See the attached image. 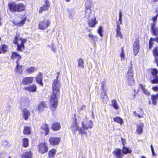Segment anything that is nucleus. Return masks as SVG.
Segmentation results:
<instances>
[{
    "label": "nucleus",
    "instance_id": "nucleus-1",
    "mask_svg": "<svg viewBox=\"0 0 158 158\" xmlns=\"http://www.w3.org/2000/svg\"><path fill=\"white\" fill-rule=\"evenodd\" d=\"M60 82L57 79L54 80L52 84V89L53 92L51 95L50 102L51 109L54 111L58 104V100L60 98Z\"/></svg>",
    "mask_w": 158,
    "mask_h": 158
},
{
    "label": "nucleus",
    "instance_id": "nucleus-2",
    "mask_svg": "<svg viewBox=\"0 0 158 158\" xmlns=\"http://www.w3.org/2000/svg\"><path fill=\"white\" fill-rule=\"evenodd\" d=\"M8 6L11 12H20L24 11L25 9V6L23 3H16L15 2H9Z\"/></svg>",
    "mask_w": 158,
    "mask_h": 158
},
{
    "label": "nucleus",
    "instance_id": "nucleus-3",
    "mask_svg": "<svg viewBox=\"0 0 158 158\" xmlns=\"http://www.w3.org/2000/svg\"><path fill=\"white\" fill-rule=\"evenodd\" d=\"M131 152L132 150L131 148L124 146L123 147L122 149L120 148L116 149L113 152V154L115 155V156L116 158H122V156L123 155L131 154Z\"/></svg>",
    "mask_w": 158,
    "mask_h": 158
},
{
    "label": "nucleus",
    "instance_id": "nucleus-4",
    "mask_svg": "<svg viewBox=\"0 0 158 158\" xmlns=\"http://www.w3.org/2000/svg\"><path fill=\"white\" fill-rule=\"evenodd\" d=\"M132 66V64L131 61L129 65L128 70L127 74V83L130 86H132L134 84Z\"/></svg>",
    "mask_w": 158,
    "mask_h": 158
},
{
    "label": "nucleus",
    "instance_id": "nucleus-5",
    "mask_svg": "<svg viewBox=\"0 0 158 158\" xmlns=\"http://www.w3.org/2000/svg\"><path fill=\"white\" fill-rule=\"evenodd\" d=\"M151 82L153 84H158V70L156 69L151 70Z\"/></svg>",
    "mask_w": 158,
    "mask_h": 158
},
{
    "label": "nucleus",
    "instance_id": "nucleus-6",
    "mask_svg": "<svg viewBox=\"0 0 158 158\" xmlns=\"http://www.w3.org/2000/svg\"><path fill=\"white\" fill-rule=\"evenodd\" d=\"M50 21L48 19L44 18L39 23V28L42 30H45L50 25Z\"/></svg>",
    "mask_w": 158,
    "mask_h": 158
},
{
    "label": "nucleus",
    "instance_id": "nucleus-7",
    "mask_svg": "<svg viewBox=\"0 0 158 158\" xmlns=\"http://www.w3.org/2000/svg\"><path fill=\"white\" fill-rule=\"evenodd\" d=\"M72 129L73 130V133L74 134H75L77 130H78L79 133H81V135L83 134H86V132L82 130V128H79L78 126V124L77 122V119L76 118L74 120V122L73 123V126L72 127Z\"/></svg>",
    "mask_w": 158,
    "mask_h": 158
},
{
    "label": "nucleus",
    "instance_id": "nucleus-8",
    "mask_svg": "<svg viewBox=\"0 0 158 158\" xmlns=\"http://www.w3.org/2000/svg\"><path fill=\"white\" fill-rule=\"evenodd\" d=\"M39 151L42 154H44L48 151V147L45 143H41L39 145Z\"/></svg>",
    "mask_w": 158,
    "mask_h": 158
},
{
    "label": "nucleus",
    "instance_id": "nucleus-9",
    "mask_svg": "<svg viewBox=\"0 0 158 158\" xmlns=\"http://www.w3.org/2000/svg\"><path fill=\"white\" fill-rule=\"evenodd\" d=\"M139 40L136 39L133 44L134 53L135 56L138 54L139 50Z\"/></svg>",
    "mask_w": 158,
    "mask_h": 158
},
{
    "label": "nucleus",
    "instance_id": "nucleus-10",
    "mask_svg": "<svg viewBox=\"0 0 158 158\" xmlns=\"http://www.w3.org/2000/svg\"><path fill=\"white\" fill-rule=\"evenodd\" d=\"M49 141L51 145H58L60 141V139L59 137H53L50 138Z\"/></svg>",
    "mask_w": 158,
    "mask_h": 158
},
{
    "label": "nucleus",
    "instance_id": "nucleus-11",
    "mask_svg": "<svg viewBox=\"0 0 158 158\" xmlns=\"http://www.w3.org/2000/svg\"><path fill=\"white\" fill-rule=\"evenodd\" d=\"M45 4L42 7H40L39 11L40 13H41L43 11L46 10H48L50 6V2L47 0H46L44 1Z\"/></svg>",
    "mask_w": 158,
    "mask_h": 158
},
{
    "label": "nucleus",
    "instance_id": "nucleus-12",
    "mask_svg": "<svg viewBox=\"0 0 158 158\" xmlns=\"http://www.w3.org/2000/svg\"><path fill=\"white\" fill-rule=\"evenodd\" d=\"M82 129L84 131H86L88 128H91L92 127L93 123L91 121L87 122V123L84 124V122H82L81 123Z\"/></svg>",
    "mask_w": 158,
    "mask_h": 158
},
{
    "label": "nucleus",
    "instance_id": "nucleus-13",
    "mask_svg": "<svg viewBox=\"0 0 158 158\" xmlns=\"http://www.w3.org/2000/svg\"><path fill=\"white\" fill-rule=\"evenodd\" d=\"M33 79V77H26L23 78L22 83L25 85H30L31 84Z\"/></svg>",
    "mask_w": 158,
    "mask_h": 158
},
{
    "label": "nucleus",
    "instance_id": "nucleus-14",
    "mask_svg": "<svg viewBox=\"0 0 158 158\" xmlns=\"http://www.w3.org/2000/svg\"><path fill=\"white\" fill-rule=\"evenodd\" d=\"M36 81L37 83L42 86L43 85V74L41 73H39L36 77Z\"/></svg>",
    "mask_w": 158,
    "mask_h": 158
},
{
    "label": "nucleus",
    "instance_id": "nucleus-15",
    "mask_svg": "<svg viewBox=\"0 0 158 158\" xmlns=\"http://www.w3.org/2000/svg\"><path fill=\"white\" fill-rule=\"evenodd\" d=\"M151 30L152 34L157 36L158 35V28L155 23H151Z\"/></svg>",
    "mask_w": 158,
    "mask_h": 158
},
{
    "label": "nucleus",
    "instance_id": "nucleus-16",
    "mask_svg": "<svg viewBox=\"0 0 158 158\" xmlns=\"http://www.w3.org/2000/svg\"><path fill=\"white\" fill-rule=\"evenodd\" d=\"M23 118L25 120H27L30 115V111L26 109H23L22 111Z\"/></svg>",
    "mask_w": 158,
    "mask_h": 158
},
{
    "label": "nucleus",
    "instance_id": "nucleus-17",
    "mask_svg": "<svg viewBox=\"0 0 158 158\" xmlns=\"http://www.w3.org/2000/svg\"><path fill=\"white\" fill-rule=\"evenodd\" d=\"M153 56L155 57V60L157 66L158 67V47H156L153 51Z\"/></svg>",
    "mask_w": 158,
    "mask_h": 158
},
{
    "label": "nucleus",
    "instance_id": "nucleus-18",
    "mask_svg": "<svg viewBox=\"0 0 158 158\" xmlns=\"http://www.w3.org/2000/svg\"><path fill=\"white\" fill-rule=\"evenodd\" d=\"M24 89L32 92H34L36 91L37 87L36 85L34 84L33 85H30L28 86L25 87Z\"/></svg>",
    "mask_w": 158,
    "mask_h": 158
},
{
    "label": "nucleus",
    "instance_id": "nucleus-19",
    "mask_svg": "<svg viewBox=\"0 0 158 158\" xmlns=\"http://www.w3.org/2000/svg\"><path fill=\"white\" fill-rule=\"evenodd\" d=\"M61 128L60 123L57 122H55L52 124V128L54 131H57Z\"/></svg>",
    "mask_w": 158,
    "mask_h": 158
},
{
    "label": "nucleus",
    "instance_id": "nucleus-20",
    "mask_svg": "<svg viewBox=\"0 0 158 158\" xmlns=\"http://www.w3.org/2000/svg\"><path fill=\"white\" fill-rule=\"evenodd\" d=\"M106 93V92L105 91L101 94V98L104 103H106L108 100V97Z\"/></svg>",
    "mask_w": 158,
    "mask_h": 158
},
{
    "label": "nucleus",
    "instance_id": "nucleus-21",
    "mask_svg": "<svg viewBox=\"0 0 158 158\" xmlns=\"http://www.w3.org/2000/svg\"><path fill=\"white\" fill-rule=\"evenodd\" d=\"M89 26L90 27H94L96 24L97 23V22L96 20V18L89 20L88 21Z\"/></svg>",
    "mask_w": 158,
    "mask_h": 158
},
{
    "label": "nucleus",
    "instance_id": "nucleus-22",
    "mask_svg": "<svg viewBox=\"0 0 158 158\" xmlns=\"http://www.w3.org/2000/svg\"><path fill=\"white\" fill-rule=\"evenodd\" d=\"M41 128L45 131V135H47L48 134L49 130L48 126L47 124L46 123L43 124L41 126Z\"/></svg>",
    "mask_w": 158,
    "mask_h": 158
},
{
    "label": "nucleus",
    "instance_id": "nucleus-23",
    "mask_svg": "<svg viewBox=\"0 0 158 158\" xmlns=\"http://www.w3.org/2000/svg\"><path fill=\"white\" fill-rule=\"evenodd\" d=\"M143 123H140L137 124V129L136 130V131L137 134H141L143 131Z\"/></svg>",
    "mask_w": 158,
    "mask_h": 158
},
{
    "label": "nucleus",
    "instance_id": "nucleus-24",
    "mask_svg": "<svg viewBox=\"0 0 158 158\" xmlns=\"http://www.w3.org/2000/svg\"><path fill=\"white\" fill-rule=\"evenodd\" d=\"M56 153V150L54 149H52L48 152L49 158H53L55 157Z\"/></svg>",
    "mask_w": 158,
    "mask_h": 158
},
{
    "label": "nucleus",
    "instance_id": "nucleus-25",
    "mask_svg": "<svg viewBox=\"0 0 158 158\" xmlns=\"http://www.w3.org/2000/svg\"><path fill=\"white\" fill-rule=\"evenodd\" d=\"M11 58L12 59L17 58V59L19 60L21 58V56L18 54L17 52H13L12 53Z\"/></svg>",
    "mask_w": 158,
    "mask_h": 158
},
{
    "label": "nucleus",
    "instance_id": "nucleus-26",
    "mask_svg": "<svg viewBox=\"0 0 158 158\" xmlns=\"http://www.w3.org/2000/svg\"><path fill=\"white\" fill-rule=\"evenodd\" d=\"M22 157L23 158H32V154L31 152L30 151L24 153Z\"/></svg>",
    "mask_w": 158,
    "mask_h": 158
},
{
    "label": "nucleus",
    "instance_id": "nucleus-27",
    "mask_svg": "<svg viewBox=\"0 0 158 158\" xmlns=\"http://www.w3.org/2000/svg\"><path fill=\"white\" fill-rule=\"evenodd\" d=\"M46 107V105L44 102H42L40 103L38 106V110L41 112L44 110V108Z\"/></svg>",
    "mask_w": 158,
    "mask_h": 158
},
{
    "label": "nucleus",
    "instance_id": "nucleus-28",
    "mask_svg": "<svg viewBox=\"0 0 158 158\" xmlns=\"http://www.w3.org/2000/svg\"><path fill=\"white\" fill-rule=\"evenodd\" d=\"M31 129L29 127L26 126L24 127L23 133L24 134L29 135L31 133Z\"/></svg>",
    "mask_w": 158,
    "mask_h": 158
},
{
    "label": "nucleus",
    "instance_id": "nucleus-29",
    "mask_svg": "<svg viewBox=\"0 0 158 158\" xmlns=\"http://www.w3.org/2000/svg\"><path fill=\"white\" fill-rule=\"evenodd\" d=\"M141 89L142 90L143 92L145 94L149 95L150 94V93L149 92V91L145 88L144 86L142 84H141L139 85Z\"/></svg>",
    "mask_w": 158,
    "mask_h": 158
},
{
    "label": "nucleus",
    "instance_id": "nucleus-30",
    "mask_svg": "<svg viewBox=\"0 0 158 158\" xmlns=\"http://www.w3.org/2000/svg\"><path fill=\"white\" fill-rule=\"evenodd\" d=\"M113 120L114 121L120 124H123V119L121 118L118 117L114 118Z\"/></svg>",
    "mask_w": 158,
    "mask_h": 158
},
{
    "label": "nucleus",
    "instance_id": "nucleus-31",
    "mask_svg": "<svg viewBox=\"0 0 158 158\" xmlns=\"http://www.w3.org/2000/svg\"><path fill=\"white\" fill-rule=\"evenodd\" d=\"M78 66L81 67L83 69L84 68V61L81 58H80L78 60Z\"/></svg>",
    "mask_w": 158,
    "mask_h": 158
},
{
    "label": "nucleus",
    "instance_id": "nucleus-32",
    "mask_svg": "<svg viewBox=\"0 0 158 158\" xmlns=\"http://www.w3.org/2000/svg\"><path fill=\"white\" fill-rule=\"evenodd\" d=\"M29 140L27 138H24L23 139V146L24 147H27L29 145Z\"/></svg>",
    "mask_w": 158,
    "mask_h": 158
},
{
    "label": "nucleus",
    "instance_id": "nucleus-33",
    "mask_svg": "<svg viewBox=\"0 0 158 158\" xmlns=\"http://www.w3.org/2000/svg\"><path fill=\"white\" fill-rule=\"evenodd\" d=\"M112 106L114 108L116 109L117 110L118 108V105L117 103L116 100H113L112 101Z\"/></svg>",
    "mask_w": 158,
    "mask_h": 158
},
{
    "label": "nucleus",
    "instance_id": "nucleus-34",
    "mask_svg": "<svg viewBox=\"0 0 158 158\" xmlns=\"http://www.w3.org/2000/svg\"><path fill=\"white\" fill-rule=\"evenodd\" d=\"M86 10L85 13V17L88 19L90 17V15L91 13V10L90 9H86Z\"/></svg>",
    "mask_w": 158,
    "mask_h": 158
},
{
    "label": "nucleus",
    "instance_id": "nucleus-35",
    "mask_svg": "<svg viewBox=\"0 0 158 158\" xmlns=\"http://www.w3.org/2000/svg\"><path fill=\"white\" fill-rule=\"evenodd\" d=\"M154 39L153 38H151L149 40V48L150 49H151L154 43Z\"/></svg>",
    "mask_w": 158,
    "mask_h": 158
},
{
    "label": "nucleus",
    "instance_id": "nucleus-36",
    "mask_svg": "<svg viewBox=\"0 0 158 158\" xmlns=\"http://www.w3.org/2000/svg\"><path fill=\"white\" fill-rule=\"evenodd\" d=\"M19 40L21 41V44H20L23 47V49H24L25 48L24 46V43L27 41V40L25 39H22L21 38L19 39Z\"/></svg>",
    "mask_w": 158,
    "mask_h": 158
},
{
    "label": "nucleus",
    "instance_id": "nucleus-37",
    "mask_svg": "<svg viewBox=\"0 0 158 158\" xmlns=\"http://www.w3.org/2000/svg\"><path fill=\"white\" fill-rule=\"evenodd\" d=\"M26 20V18H25V19L23 18V19H22L21 21H20L19 22H18V23L16 22L15 23L16 25H17L19 26H20L24 24Z\"/></svg>",
    "mask_w": 158,
    "mask_h": 158
},
{
    "label": "nucleus",
    "instance_id": "nucleus-38",
    "mask_svg": "<svg viewBox=\"0 0 158 158\" xmlns=\"http://www.w3.org/2000/svg\"><path fill=\"white\" fill-rule=\"evenodd\" d=\"M7 46L5 45H2L0 48V49L2 52L4 53L6 51Z\"/></svg>",
    "mask_w": 158,
    "mask_h": 158
},
{
    "label": "nucleus",
    "instance_id": "nucleus-39",
    "mask_svg": "<svg viewBox=\"0 0 158 158\" xmlns=\"http://www.w3.org/2000/svg\"><path fill=\"white\" fill-rule=\"evenodd\" d=\"M102 26H100L99 27L98 30V33L100 35L101 37H102L103 35L102 34Z\"/></svg>",
    "mask_w": 158,
    "mask_h": 158
},
{
    "label": "nucleus",
    "instance_id": "nucleus-40",
    "mask_svg": "<svg viewBox=\"0 0 158 158\" xmlns=\"http://www.w3.org/2000/svg\"><path fill=\"white\" fill-rule=\"evenodd\" d=\"M122 11H120L119 13V19H118V23H119L120 24H122Z\"/></svg>",
    "mask_w": 158,
    "mask_h": 158
},
{
    "label": "nucleus",
    "instance_id": "nucleus-41",
    "mask_svg": "<svg viewBox=\"0 0 158 158\" xmlns=\"http://www.w3.org/2000/svg\"><path fill=\"white\" fill-rule=\"evenodd\" d=\"M158 16V13L157 14V15L155 16H154L152 18V20L153 21V23H155V24H156V21L157 20V18Z\"/></svg>",
    "mask_w": 158,
    "mask_h": 158
},
{
    "label": "nucleus",
    "instance_id": "nucleus-42",
    "mask_svg": "<svg viewBox=\"0 0 158 158\" xmlns=\"http://www.w3.org/2000/svg\"><path fill=\"white\" fill-rule=\"evenodd\" d=\"M16 44L17 45V50L20 52L22 51V49H23L22 45L20 44H19V43L17 44Z\"/></svg>",
    "mask_w": 158,
    "mask_h": 158
},
{
    "label": "nucleus",
    "instance_id": "nucleus-43",
    "mask_svg": "<svg viewBox=\"0 0 158 158\" xmlns=\"http://www.w3.org/2000/svg\"><path fill=\"white\" fill-rule=\"evenodd\" d=\"M90 1H87V2L85 3V6L86 9H90Z\"/></svg>",
    "mask_w": 158,
    "mask_h": 158
},
{
    "label": "nucleus",
    "instance_id": "nucleus-44",
    "mask_svg": "<svg viewBox=\"0 0 158 158\" xmlns=\"http://www.w3.org/2000/svg\"><path fill=\"white\" fill-rule=\"evenodd\" d=\"M117 37H119L121 39L123 38V36L121 31H116Z\"/></svg>",
    "mask_w": 158,
    "mask_h": 158
},
{
    "label": "nucleus",
    "instance_id": "nucleus-45",
    "mask_svg": "<svg viewBox=\"0 0 158 158\" xmlns=\"http://www.w3.org/2000/svg\"><path fill=\"white\" fill-rule=\"evenodd\" d=\"M89 37L91 39V41L94 42L95 40V36L92 34H89L88 35Z\"/></svg>",
    "mask_w": 158,
    "mask_h": 158
},
{
    "label": "nucleus",
    "instance_id": "nucleus-46",
    "mask_svg": "<svg viewBox=\"0 0 158 158\" xmlns=\"http://www.w3.org/2000/svg\"><path fill=\"white\" fill-rule=\"evenodd\" d=\"M19 60H18V59H17L16 60V63L17 64L16 66V68L17 69H19V68L20 67L21 68H22V65L20 66L19 64Z\"/></svg>",
    "mask_w": 158,
    "mask_h": 158
},
{
    "label": "nucleus",
    "instance_id": "nucleus-47",
    "mask_svg": "<svg viewBox=\"0 0 158 158\" xmlns=\"http://www.w3.org/2000/svg\"><path fill=\"white\" fill-rule=\"evenodd\" d=\"M35 70V69L33 67H31L27 69V71L28 73H31L33 72Z\"/></svg>",
    "mask_w": 158,
    "mask_h": 158
},
{
    "label": "nucleus",
    "instance_id": "nucleus-48",
    "mask_svg": "<svg viewBox=\"0 0 158 158\" xmlns=\"http://www.w3.org/2000/svg\"><path fill=\"white\" fill-rule=\"evenodd\" d=\"M122 49V52H121L120 54V57L121 58H123L124 59V58L125 55H124V52L123 50V48H121Z\"/></svg>",
    "mask_w": 158,
    "mask_h": 158
},
{
    "label": "nucleus",
    "instance_id": "nucleus-49",
    "mask_svg": "<svg viewBox=\"0 0 158 158\" xmlns=\"http://www.w3.org/2000/svg\"><path fill=\"white\" fill-rule=\"evenodd\" d=\"M158 98V93L156 95H152V96L151 99L152 100H156Z\"/></svg>",
    "mask_w": 158,
    "mask_h": 158
},
{
    "label": "nucleus",
    "instance_id": "nucleus-50",
    "mask_svg": "<svg viewBox=\"0 0 158 158\" xmlns=\"http://www.w3.org/2000/svg\"><path fill=\"white\" fill-rule=\"evenodd\" d=\"M117 24V28L116 29V31H120L121 28L120 26L119 23L117 22L116 23Z\"/></svg>",
    "mask_w": 158,
    "mask_h": 158
},
{
    "label": "nucleus",
    "instance_id": "nucleus-51",
    "mask_svg": "<svg viewBox=\"0 0 158 158\" xmlns=\"http://www.w3.org/2000/svg\"><path fill=\"white\" fill-rule=\"evenodd\" d=\"M2 145L6 147L8 144V142L7 140L3 141L2 142Z\"/></svg>",
    "mask_w": 158,
    "mask_h": 158
},
{
    "label": "nucleus",
    "instance_id": "nucleus-52",
    "mask_svg": "<svg viewBox=\"0 0 158 158\" xmlns=\"http://www.w3.org/2000/svg\"><path fill=\"white\" fill-rule=\"evenodd\" d=\"M18 36H15V38L14 40V41L15 44H17L19 43V42L18 41Z\"/></svg>",
    "mask_w": 158,
    "mask_h": 158
},
{
    "label": "nucleus",
    "instance_id": "nucleus-53",
    "mask_svg": "<svg viewBox=\"0 0 158 158\" xmlns=\"http://www.w3.org/2000/svg\"><path fill=\"white\" fill-rule=\"evenodd\" d=\"M72 11H70L68 10V11L69 12V17L71 18L73 17V10H71Z\"/></svg>",
    "mask_w": 158,
    "mask_h": 158
},
{
    "label": "nucleus",
    "instance_id": "nucleus-54",
    "mask_svg": "<svg viewBox=\"0 0 158 158\" xmlns=\"http://www.w3.org/2000/svg\"><path fill=\"white\" fill-rule=\"evenodd\" d=\"M121 141L122 143L123 144V147H124L125 146V143H126V141L125 139H123V138L121 137Z\"/></svg>",
    "mask_w": 158,
    "mask_h": 158
},
{
    "label": "nucleus",
    "instance_id": "nucleus-55",
    "mask_svg": "<svg viewBox=\"0 0 158 158\" xmlns=\"http://www.w3.org/2000/svg\"><path fill=\"white\" fill-rule=\"evenodd\" d=\"M152 89L154 91H158V87L157 86H153Z\"/></svg>",
    "mask_w": 158,
    "mask_h": 158
},
{
    "label": "nucleus",
    "instance_id": "nucleus-56",
    "mask_svg": "<svg viewBox=\"0 0 158 158\" xmlns=\"http://www.w3.org/2000/svg\"><path fill=\"white\" fill-rule=\"evenodd\" d=\"M105 85V83L104 82H102L101 83L102 85V89L103 90V92L106 91L104 89V86Z\"/></svg>",
    "mask_w": 158,
    "mask_h": 158
},
{
    "label": "nucleus",
    "instance_id": "nucleus-57",
    "mask_svg": "<svg viewBox=\"0 0 158 158\" xmlns=\"http://www.w3.org/2000/svg\"><path fill=\"white\" fill-rule=\"evenodd\" d=\"M134 114L135 116H137L138 117L140 118L141 117L140 114L138 113H137L135 111L134 112Z\"/></svg>",
    "mask_w": 158,
    "mask_h": 158
},
{
    "label": "nucleus",
    "instance_id": "nucleus-58",
    "mask_svg": "<svg viewBox=\"0 0 158 158\" xmlns=\"http://www.w3.org/2000/svg\"><path fill=\"white\" fill-rule=\"evenodd\" d=\"M52 50L53 52H56V48L55 47H52Z\"/></svg>",
    "mask_w": 158,
    "mask_h": 158
},
{
    "label": "nucleus",
    "instance_id": "nucleus-59",
    "mask_svg": "<svg viewBox=\"0 0 158 158\" xmlns=\"http://www.w3.org/2000/svg\"><path fill=\"white\" fill-rule=\"evenodd\" d=\"M151 152H152V155L153 156H155L156 155V154L155 153L154 151V149L151 150Z\"/></svg>",
    "mask_w": 158,
    "mask_h": 158
},
{
    "label": "nucleus",
    "instance_id": "nucleus-60",
    "mask_svg": "<svg viewBox=\"0 0 158 158\" xmlns=\"http://www.w3.org/2000/svg\"><path fill=\"white\" fill-rule=\"evenodd\" d=\"M152 103L154 105H156L157 103L156 100H152Z\"/></svg>",
    "mask_w": 158,
    "mask_h": 158
},
{
    "label": "nucleus",
    "instance_id": "nucleus-61",
    "mask_svg": "<svg viewBox=\"0 0 158 158\" xmlns=\"http://www.w3.org/2000/svg\"><path fill=\"white\" fill-rule=\"evenodd\" d=\"M154 40L158 43V36L156 37L155 38H154Z\"/></svg>",
    "mask_w": 158,
    "mask_h": 158
},
{
    "label": "nucleus",
    "instance_id": "nucleus-62",
    "mask_svg": "<svg viewBox=\"0 0 158 158\" xmlns=\"http://www.w3.org/2000/svg\"><path fill=\"white\" fill-rule=\"evenodd\" d=\"M59 74H60L59 72H58L57 73V76L56 77V79H57L58 80V78L59 77Z\"/></svg>",
    "mask_w": 158,
    "mask_h": 158
},
{
    "label": "nucleus",
    "instance_id": "nucleus-63",
    "mask_svg": "<svg viewBox=\"0 0 158 158\" xmlns=\"http://www.w3.org/2000/svg\"><path fill=\"white\" fill-rule=\"evenodd\" d=\"M153 2H156L158 1V0H152Z\"/></svg>",
    "mask_w": 158,
    "mask_h": 158
},
{
    "label": "nucleus",
    "instance_id": "nucleus-64",
    "mask_svg": "<svg viewBox=\"0 0 158 158\" xmlns=\"http://www.w3.org/2000/svg\"><path fill=\"white\" fill-rule=\"evenodd\" d=\"M150 148H151V150L154 149L153 146V145L152 144L151 145H150Z\"/></svg>",
    "mask_w": 158,
    "mask_h": 158
}]
</instances>
